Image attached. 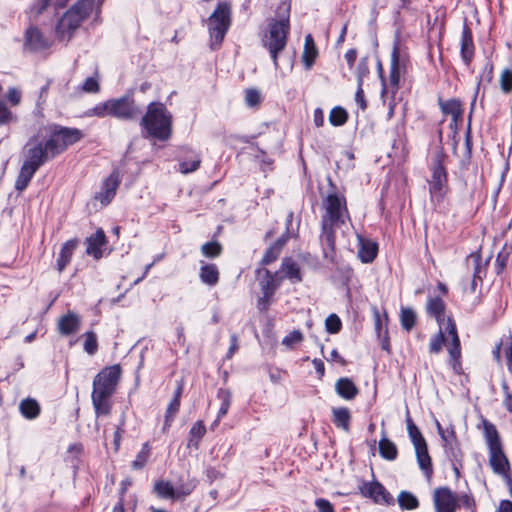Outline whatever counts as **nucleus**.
<instances>
[{"label": "nucleus", "instance_id": "obj_4", "mask_svg": "<svg viewBox=\"0 0 512 512\" xmlns=\"http://www.w3.org/2000/svg\"><path fill=\"white\" fill-rule=\"evenodd\" d=\"M443 344L447 345L448 352L452 361V367L457 371L460 366L461 357L460 339L457 333L455 323L451 318L446 322H440L439 332L431 339L429 349L431 353H439Z\"/></svg>", "mask_w": 512, "mask_h": 512}, {"label": "nucleus", "instance_id": "obj_16", "mask_svg": "<svg viewBox=\"0 0 512 512\" xmlns=\"http://www.w3.org/2000/svg\"><path fill=\"white\" fill-rule=\"evenodd\" d=\"M26 47L31 51H41L50 46V41L35 27L26 31Z\"/></svg>", "mask_w": 512, "mask_h": 512}, {"label": "nucleus", "instance_id": "obj_22", "mask_svg": "<svg viewBox=\"0 0 512 512\" xmlns=\"http://www.w3.org/2000/svg\"><path fill=\"white\" fill-rule=\"evenodd\" d=\"M106 237L105 233L102 229L96 231L95 234L90 236L86 243L87 249L86 252L89 255H93L96 259L101 257V247L105 244Z\"/></svg>", "mask_w": 512, "mask_h": 512}, {"label": "nucleus", "instance_id": "obj_5", "mask_svg": "<svg viewBox=\"0 0 512 512\" xmlns=\"http://www.w3.org/2000/svg\"><path fill=\"white\" fill-rule=\"evenodd\" d=\"M141 125L148 134L160 140H167L171 136V115L162 103L152 102L141 119Z\"/></svg>", "mask_w": 512, "mask_h": 512}, {"label": "nucleus", "instance_id": "obj_18", "mask_svg": "<svg viewBox=\"0 0 512 512\" xmlns=\"http://www.w3.org/2000/svg\"><path fill=\"white\" fill-rule=\"evenodd\" d=\"M57 326L60 334L65 336L72 335L80 328V318L74 312H68L59 318Z\"/></svg>", "mask_w": 512, "mask_h": 512}, {"label": "nucleus", "instance_id": "obj_20", "mask_svg": "<svg viewBox=\"0 0 512 512\" xmlns=\"http://www.w3.org/2000/svg\"><path fill=\"white\" fill-rule=\"evenodd\" d=\"M359 250L358 255L362 262L369 263L374 260L377 255L378 246L375 242L366 240L358 235Z\"/></svg>", "mask_w": 512, "mask_h": 512}, {"label": "nucleus", "instance_id": "obj_29", "mask_svg": "<svg viewBox=\"0 0 512 512\" xmlns=\"http://www.w3.org/2000/svg\"><path fill=\"white\" fill-rule=\"evenodd\" d=\"M439 104L442 112L450 115L454 123H457V121L462 118L463 109L459 100L451 99L446 102L440 101Z\"/></svg>", "mask_w": 512, "mask_h": 512}, {"label": "nucleus", "instance_id": "obj_3", "mask_svg": "<svg viewBox=\"0 0 512 512\" xmlns=\"http://www.w3.org/2000/svg\"><path fill=\"white\" fill-rule=\"evenodd\" d=\"M484 438L489 451V465L493 472L503 478H509L510 463L506 457L500 435L494 424L483 421Z\"/></svg>", "mask_w": 512, "mask_h": 512}, {"label": "nucleus", "instance_id": "obj_57", "mask_svg": "<svg viewBox=\"0 0 512 512\" xmlns=\"http://www.w3.org/2000/svg\"><path fill=\"white\" fill-rule=\"evenodd\" d=\"M12 112L7 108L3 101L0 100V125H6L14 121Z\"/></svg>", "mask_w": 512, "mask_h": 512}, {"label": "nucleus", "instance_id": "obj_26", "mask_svg": "<svg viewBox=\"0 0 512 512\" xmlns=\"http://www.w3.org/2000/svg\"><path fill=\"white\" fill-rule=\"evenodd\" d=\"M336 392L346 400L354 399L358 394V388L349 378H340L335 384Z\"/></svg>", "mask_w": 512, "mask_h": 512}, {"label": "nucleus", "instance_id": "obj_35", "mask_svg": "<svg viewBox=\"0 0 512 512\" xmlns=\"http://www.w3.org/2000/svg\"><path fill=\"white\" fill-rule=\"evenodd\" d=\"M415 452L417 456V460L420 468L425 471L427 475H430L432 472L431 468V458L428 454L427 444H420L415 446Z\"/></svg>", "mask_w": 512, "mask_h": 512}, {"label": "nucleus", "instance_id": "obj_23", "mask_svg": "<svg viewBox=\"0 0 512 512\" xmlns=\"http://www.w3.org/2000/svg\"><path fill=\"white\" fill-rule=\"evenodd\" d=\"M318 56V50L316 48L313 37L308 34L305 37L304 49L302 53V61L306 69H310Z\"/></svg>", "mask_w": 512, "mask_h": 512}, {"label": "nucleus", "instance_id": "obj_53", "mask_svg": "<svg viewBox=\"0 0 512 512\" xmlns=\"http://www.w3.org/2000/svg\"><path fill=\"white\" fill-rule=\"evenodd\" d=\"M341 326V320L336 314H330L325 320V327L329 333H338Z\"/></svg>", "mask_w": 512, "mask_h": 512}, {"label": "nucleus", "instance_id": "obj_14", "mask_svg": "<svg viewBox=\"0 0 512 512\" xmlns=\"http://www.w3.org/2000/svg\"><path fill=\"white\" fill-rule=\"evenodd\" d=\"M79 26L80 17H76L74 11L68 10L59 20L56 27L57 38L62 42H68Z\"/></svg>", "mask_w": 512, "mask_h": 512}, {"label": "nucleus", "instance_id": "obj_44", "mask_svg": "<svg viewBox=\"0 0 512 512\" xmlns=\"http://www.w3.org/2000/svg\"><path fill=\"white\" fill-rule=\"evenodd\" d=\"M400 321L402 327L410 331L416 322V314L411 308H402L401 309V315H400Z\"/></svg>", "mask_w": 512, "mask_h": 512}, {"label": "nucleus", "instance_id": "obj_62", "mask_svg": "<svg viewBox=\"0 0 512 512\" xmlns=\"http://www.w3.org/2000/svg\"><path fill=\"white\" fill-rule=\"evenodd\" d=\"M507 260H508L507 253L498 254L496 261H495V269H496L497 274H501L504 271V269L506 268Z\"/></svg>", "mask_w": 512, "mask_h": 512}, {"label": "nucleus", "instance_id": "obj_56", "mask_svg": "<svg viewBox=\"0 0 512 512\" xmlns=\"http://www.w3.org/2000/svg\"><path fill=\"white\" fill-rule=\"evenodd\" d=\"M400 78V70L398 66V57L397 52L394 51L392 55V65H391V72H390V80L392 84L397 85Z\"/></svg>", "mask_w": 512, "mask_h": 512}, {"label": "nucleus", "instance_id": "obj_17", "mask_svg": "<svg viewBox=\"0 0 512 512\" xmlns=\"http://www.w3.org/2000/svg\"><path fill=\"white\" fill-rule=\"evenodd\" d=\"M361 492L364 496H368L379 503H388L391 498L390 494L378 482L365 483Z\"/></svg>", "mask_w": 512, "mask_h": 512}, {"label": "nucleus", "instance_id": "obj_52", "mask_svg": "<svg viewBox=\"0 0 512 512\" xmlns=\"http://www.w3.org/2000/svg\"><path fill=\"white\" fill-rule=\"evenodd\" d=\"M111 99L96 105L90 112V115L97 117L112 116L111 112Z\"/></svg>", "mask_w": 512, "mask_h": 512}, {"label": "nucleus", "instance_id": "obj_25", "mask_svg": "<svg viewBox=\"0 0 512 512\" xmlns=\"http://www.w3.org/2000/svg\"><path fill=\"white\" fill-rule=\"evenodd\" d=\"M474 55V44L471 31L468 27H464L461 37V56L466 65H468Z\"/></svg>", "mask_w": 512, "mask_h": 512}, {"label": "nucleus", "instance_id": "obj_33", "mask_svg": "<svg viewBox=\"0 0 512 512\" xmlns=\"http://www.w3.org/2000/svg\"><path fill=\"white\" fill-rule=\"evenodd\" d=\"M333 414V423L343 429L344 431L348 432L350 429V411L347 408H333L332 410Z\"/></svg>", "mask_w": 512, "mask_h": 512}, {"label": "nucleus", "instance_id": "obj_13", "mask_svg": "<svg viewBox=\"0 0 512 512\" xmlns=\"http://www.w3.org/2000/svg\"><path fill=\"white\" fill-rule=\"evenodd\" d=\"M112 116L122 120H131L136 118L140 111L135 105L134 100L128 96L118 99H111Z\"/></svg>", "mask_w": 512, "mask_h": 512}, {"label": "nucleus", "instance_id": "obj_34", "mask_svg": "<svg viewBox=\"0 0 512 512\" xmlns=\"http://www.w3.org/2000/svg\"><path fill=\"white\" fill-rule=\"evenodd\" d=\"M19 409L21 414L27 419H34L40 414L39 403L32 398L24 399L20 402Z\"/></svg>", "mask_w": 512, "mask_h": 512}, {"label": "nucleus", "instance_id": "obj_51", "mask_svg": "<svg viewBox=\"0 0 512 512\" xmlns=\"http://www.w3.org/2000/svg\"><path fill=\"white\" fill-rule=\"evenodd\" d=\"M302 341L303 334L299 330H294L283 338L282 344L287 348H293L295 344L301 343Z\"/></svg>", "mask_w": 512, "mask_h": 512}, {"label": "nucleus", "instance_id": "obj_45", "mask_svg": "<svg viewBox=\"0 0 512 512\" xmlns=\"http://www.w3.org/2000/svg\"><path fill=\"white\" fill-rule=\"evenodd\" d=\"M406 422H407V430H408L409 436L413 442L414 447L417 445L426 443L421 432L419 431L417 426L413 423L412 419L410 417H407Z\"/></svg>", "mask_w": 512, "mask_h": 512}, {"label": "nucleus", "instance_id": "obj_10", "mask_svg": "<svg viewBox=\"0 0 512 512\" xmlns=\"http://www.w3.org/2000/svg\"><path fill=\"white\" fill-rule=\"evenodd\" d=\"M83 137L82 132L76 128H59L53 131L52 135L48 139L50 143L51 151H54L55 155H59L66 148Z\"/></svg>", "mask_w": 512, "mask_h": 512}, {"label": "nucleus", "instance_id": "obj_28", "mask_svg": "<svg viewBox=\"0 0 512 512\" xmlns=\"http://www.w3.org/2000/svg\"><path fill=\"white\" fill-rule=\"evenodd\" d=\"M280 272L283 273V277L293 282L302 280L299 265L291 258H286L282 261Z\"/></svg>", "mask_w": 512, "mask_h": 512}, {"label": "nucleus", "instance_id": "obj_63", "mask_svg": "<svg viewBox=\"0 0 512 512\" xmlns=\"http://www.w3.org/2000/svg\"><path fill=\"white\" fill-rule=\"evenodd\" d=\"M315 504L319 509V512H334V509L328 500L317 499Z\"/></svg>", "mask_w": 512, "mask_h": 512}, {"label": "nucleus", "instance_id": "obj_9", "mask_svg": "<svg viewBox=\"0 0 512 512\" xmlns=\"http://www.w3.org/2000/svg\"><path fill=\"white\" fill-rule=\"evenodd\" d=\"M448 190L446 169L443 165V155L437 154L432 165V175L429 180V192L432 199L441 201Z\"/></svg>", "mask_w": 512, "mask_h": 512}, {"label": "nucleus", "instance_id": "obj_11", "mask_svg": "<svg viewBox=\"0 0 512 512\" xmlns=\"http://www.w3.org/2000/svg\"><path fill=\"white\" fill-rule=\"evenodd\" d=\"M436 512H456L459 507L457 495L448 487H438L433 491Z\"/></svg>", "mask_w": 512, "mask_h": 512}, {"label": "nucleus", "instance_id": "obj_8", "mask_svg": "<svg viewBox=\"0 0 512 512\" xmlns=\"http://www.w3.org/2000/svg\"><path fill=\"white\" fill-rule=\"evenodd\" d=\"M120 376V365L105 367L95 376L92 393L111 397L116 390Z\"/></svg>", "mask_w": 512, "mask_h": 512}, {"label": "nucleus", "instance_id": "obj_21", "mask_svg": "<svg viewBox=\"0 0 512 512\" xmlns=\"http://www.w3.org/2000/svg\"><path fill=\"white\" fill-rule=\"evenodd\" d=\"M501 350L504 351L507 360V368L512 373V334L504 336L495 346L493 355L497 361L500 360Z\"/></svg>", "mask_w": 512, "mask_h": 512}, {"label": "nucleus", "instance_id": "obj_47", "mask_svg": "<svg viewBox=\"0 0 512 512\" xmlns=\"http://www.w3.org/2000/svg\"><path fill=\"white\" fill-rule=\"evenodd\" d=\"M80 91L85 93H97L100 90L99 76L96 73L92 77H88L79 87Z\"/></svg>", "mask_w": 512, "mask_h": 512}, {"label": "nucleus", "instance_id": "obj_7", "mask_svg": "<svg viewBox=\"0 0 512 512\" xmlns=\"http://www.w3.org/2000/svg\"><path fill=\"white\" fill-rule=\"evenodd\" d=\"M50 147L48 139L45 142L38 141L36 138L30 139L25 147L24 164L38 170L46 161L56 157Z\"/></svg>", "mask_w": 512, "mask_h": 512}, {"label": "nucleus", "instance_id": "obj_1", "mask_svg": "<svg viewBox=\"0 0 512 512\" xmlns=\"http://www.w3.org/2000/svg\"><path fill=\"white\" fill-rule=\"evenodd\" d=\"M322 207L324 213L321 219V244L324 257L333 261L335 255L334 232L350 221V215L345 197L337 192L329 193L323 199Z\"/></svg>", "mask_w": 512, "mask_h": 512}, {"label": "nucleus", "instance_id": "obj_49", "mask_svg": "<svg viewBox=\"0 0 512 512\" xmlns=\"http://www.w3.org/2000/svg\"><path fill=\"white\" fill-rule=\"evenodd\" d=\"M200 163L201 159L198 155H195L190 161L183 160L179 164L180 172L183 174L194 172L199 168Z\"/></svg>", "mask_w": 512, "mask_h": 512}, {"label": "nucleus", "instance_id": "obj_31", "mask_svg": "<svg viewBox=\"0 0 512 512\" xmlns=\"http://www.w3.org/2000/svg\"><path fill=\"white\" fill-rule=\"evenodd\" d=\"M92 403L95 409L96 416L99 417L101 415H109L111 412V402L110 397L101 394H93L92 393Z\"/></svg>", "mask_w": 512, "mask_h": 512}, {"label": "nucleus", "instance_id": "obj_60", "mask_svg": "<svg viewBox=\"0 0 512 512\" xmlns=\"http://www.w3.org/2000/svg\"><path fill=\"white\" fill-rule=\"evenodd\" d=\"M21 97V91L19 89L12 87L8 90L7 99L13 106L20 104Z\"/></svg>", "mask_w": 512, "mask_h": 512}, {"label": "nucleus", "instance_id": "obj_15", "mask_svg": "<svg viewBox=\"0 0 512 512\" xmlns=\"http://www.w3.org/2000/svg\"><path fill=\"white\" fill-rule=\"evenodd\" d=\"M154 491L161 498L179 499L189 495L192 491V488H174L170 482L161 480L155 483Z\"/></svg>", "mask_w": 512, "mask_h": 512}, {"label": "nucleus", "instance_id": "obj_54", "mask_svg": "<svg viewBox=\"0 0 512 512\" xmlns=\"http://www.w3.org/2000/svg\"><path fill=\"white\" fill-rule=\"evenodd\" d=\"M262 97L257 89H248L245 92V103L249 107H256L261 103Z\"/></svg>", "mask_w": 512, "mask_h": 512}, {"label": "nucleus", "instance_id": "obj_19", "mask_svg": "<svg viewBox=\"0 0 512 512\" xmlns=\"http://www.w3.org/2000/svg\"><path fill=\"white\" fill-rule=\"evenodd\" d=\"M119 185L118 175L112 173L103 184L102 191H100L96 198L103 204L107 205L115 196L116 190Z\"/></svg>", "mask_w": 512, "mask_h": 512}, {"label": "nucleus", "instance_id": "obj_50", "mask_svg": "<svg viewBox=\"0 0 512 512\" xmlns=\"http://www.w3.org/2000/svg\"><path fill=\"white\" fill-rule=\"evenodd\" d=\"M85 342H84V350L89 354L93 355L96 353L98 349L97 337L94 332H86L84 334Z\"/></svg>", "mask_w": 512, "mask_h": 512}, {"label": "nucleus", "instance_id": "obj_12", "mask_svg": "<svg viewBox=\"0 0 512 512\" xmlns=\"http://www.w3.org/2000/svg\"><path fill=\"white\" fill-rule=\"evenodd\" d=\"M257 274L261 276L260 286L263 292V297L259 299L258 305L266 309L269 305L270 298L280 285L283 277H278V273L273 275L269 270L264 268L258 269Z\"/></svg>", "mask_w": 512, "mask_h": 512}, {"label": "nucleus", "instance_id": "obj_64", "mask_svg": "<svg viewBox=\"0 0 512 512\" xmlns=\"http://www.w3.org/2000/svg\"><path fill=\"white\" fill-rule=\"evenodd\" d=\"M497 512H512V502L510 500H502Z\"/></svg>", "mask_w": 512, "mask_h": 512}, {"label": "nucleus", "instance_id": "obj_48", "mask_svg": "<svg viewBox=\"0 0 512 512\" xmlns=\"http://www.w3.org/2000/svg\"><path fill=\"white\" fill-rule=\"evenodd\" d=\"M150 454V446L145 443L141 451L137 454L136 459L133 461L132 466L134 469H141L146 464Z\"/></svg>", "mask_w": 512, "mask_h": 512}, {"label": "nucleus", "instance_id": "obj_46", "mask_svg": "<svg viewBox=\"0 0 512 512\" xmlns=\"http://www.w3.org/2000/svg\"><path fill=\"white\" fill-rule=\"evenodd\" d=\"M202 254L207 258H215L222 252V246L217 241L207 242L201 247Z\"/></svg>", "mask_w": 512, "mask_h": 512}, {"label": "nucleus", "instance_id": "obj_2", "mask_svg": "<svg viewBox=\"0 0 512 512\" xmlns=\"http://www.w3.org/2000/svg\"><path fill=\"white\" fill-rule=\"evenodd\" d=\"M289 29V7L283 6V14L270 21L268 30L261 39L262 45L270 53L275 69L279 68L278 54L287 45Z\"/></svg>", "mask_w": 512, "mask_h": 512}, {"label": "nucleus", "instance_id": "obj_30", "mask_svg": "<svg viewBox=\"0 0 512 512\" xmlns=\"http://www.w3.org/2000/svg\"><path fill=\"white\" fill-rule=\"evenodd\" d=\"M427 311L430 315L435 317V319L438 322V325H440V322H446L447 319L445 318L444 311H445V304L442 299L439 297L436 298H430L427 302Z\"/></svg>", "mask_w": 512, "mask_h": 512}, {"label": "nucleus", "instance_id": "obj_39", "mask_svg": "<svg viewBox=\"0 0 512 512\" xmlns=\"http://www.w3.org/2000/svg\"><path fill=\"white\" fill-rule=\"evenodd\" d=\"M398 503L401 509L403 510H414L418 508L419 501L412 493L407 491H402L398 495Z\"/></svg>", "mask_w": 512, "mask_h": 512}, {"label": "nucleus", "instance_id": "obj_61", "mask_svg": "<svg viewBox=\"0 0 512 512\" xmlns=\"http://www.w3.org/2000/svg\"><path fill=\"white\" fill-rule=\"evenodd\" d=\"M436 426H437V430H438V433L439 435L441 436L442 440L446 443V444H451L453 442V440L455 439V432L453 431V429H451L447 434L445 433V431L443 430V428L441 427L440 423L438 421H436Z\"/></svg>", "mask_w": 512, "mask_h": 512}, {"label": "nucleus", "instance_id": "obj_41", "mask_svg": "<svg viewBox=\"0 0 512 512\" xmlns=\"http://www.w3.org/2000/svg\"><path fill=\"white\" fill-rule=\"evenodd\" d=\"M206 433L205 425L202 421H197L189 431V446L198 447L199 441Z\"/></svg>", "mask_w": 512, "mask_h": 512}, {"label": "nucleus", "instance_id": "obj_6", "mask_svg": "<svg viewBox=\"0 0 512 512\" xmlns=\"http://www.w3.org/2000/svg\"><path fill=\"white\" fill-rule=\"evenodd\" d=\"M230 24L231 6L227 2H220L207 19L211 47L214 48L222 43Z\"/></svg>", "mask_w": 512, "mask_h": 512}, {"label": "nucleus", "instance_id": "obj_38", "mask_svg": "<svg viewBox=\"0 0 512 512\" xmlns=\"http://www.w3.org/2000/svg\"><path fill=\"white\" fill-rule=\"evenodd\" d=\"M94 0H80L69 11H74L76 17H80V23L90 15L94 9Z\"/></svg>", "mask_w": 512, "mask_h": 512}, {"label": "nucleus", "instance_id": "obj_32", "mask_svg": "<svg viewBox=\"0 0 512 512\" xmlns=\"http://www.w3.org/2000/svg\"><path fill=\"white\" fill-rule=\"evenodd\" d=\"M199 277L207 285L213 286L219 280V271L214 264H203L200 268Z\"/></svg>", "mask_w": 512, "mask_h": 512}, {"label": "nucleus", "instance_id": "obj_43", "mask_svg": "<svg viewBox=\"0 0 512 512\" xmlns=\"http://www.w3.org/2000/svg\"><path fill=\"white\" fill-rule=\"evenodd\" d=\"M348 114L342 107H334L329 114V121L333 126H341L346 123Z\"/></svg>", "mask_w": 512, "mask_h": 512}, {"label": "nucleus", "instance_id": "obj_27", "mask_svg": "<svg viewBox=\"0 0 512 512\" xmlns=\"http://www.w3.org/2000/svg\"><path fill=\"white\" fill-rule=\"evenodd\" d=\"M77 247L76 240H69L62 246L59 257L57 259V269L62 272L65 267L70 263L72 255Z\"/></svg>", "mask_w": 512, "mask_h": 512}, {"label": "nucleus", "instance_id": "obj_40", "mask_svg": "<svg viewBox=\"0 0 512 512\" xmlns=\"http://www.w3.org/2000/svg\"><path fill=\"white\" fill-rule=\"evenodd\" d=\"M283 245L284 242L281 240H277L275 243H273L265 252L261 260V264L268 265L274 262L279 257Z\"/></svg>", "mask_w": 512, "mask_h": 512}, {"label": "nucleus", "instance_id": "obj_42", "mask_svg": "<svg viewBox=\"0 0 512 512\" xmlns=\"http://www.w3.org/2000/svg\"><path fill=\"white\" fill-rule=\"evenodd\" d=\"M218 398L221 400L222 403L218 411V416L214 422V425H217L220 419L227 414L231 404V393L228 390L220 389L218 391Z\"/></svg>", "mask_w": 512, "mask_h": 512}, {"label": "nucleus", "instance_id": "obj_36", "mask_svg": "<svg viewBox=\"0 0 512 512\" xmlns=\"http://www.w3.org/2000/svg\"><path fill=\"white\" fill-rule=\"evenodd\" d=\"M36 171L37 170L23 163L15 182V188L18 191H23L28 186Z\"/></svg>", "mask_w": 512, "mask_h": 512}, {"label": "nucleus", "instance_id": "obj_59", "mask_svg": "<svg viewBox=\"0 0 512 512\" xmlns=\"http://www.w3.org/2000/svg\"><path fill=\"white\" fill-rule=\"evenodd\" d=\"M51 0H36L31 8V13L34 17L39 16L49 5Z\"/></svg>", "mask_w": 512, "mask_h": 512}, {"label": "nucleus", "instance_id": "obj_55", "mask_svg": "<svg viewBox=\"0 0 512 512\" xmlns=\"http://www.w3.org/2000/svg\"><path fill=\"white\" fill-rule=\"evenodd\" d=\"M500 85L501 89L508 93L512 90V71L510 69H505L502 71L500 76Z\"/></svg>", "mask_w": 512, "mask_h": 512}, {"label": "nucleus", "instance_id": "obj_58", "mask_svg": "<svg viewBox=\"0 0 512 512\" xmlns=\"http://www.w3.org/2000/svg\"><path fill=\"white\" fill-rule=\"evenodd\" d=\"M362 82H363L362 76L359 75V77H358V89H357L356 94H355V101L361 107L362 110H365L366 107H367V104H366V101L364 99V91L362 89Z\"/></svg>", "mask_w": 512, "mask_h": 512}, {"label": "nucleus", "instance_id": "obj_24", "mask_svg": "<svg viewBox=\"0 0 512 512\" xmlns=\"http://www.w3.org/2000/svg\"><path fill=\"white\" fill-rule=\"evenodd\" d=\"M182 392H183V384L180 382V383H178V386L174 393L173 399L171 400V402L169 403V405L167 407L163 430H166L170 427L175 414L178 412L179 407H180V398H181Z\"/></svg>", "mask_w": 512, "mask_h": 512}, {"label": "nucleus", "instance_id": "obj_37", "mask_svg": "<svg viewBox=\"0 0 512 512\" xmlns=\"http://www.w3.org/2000/svg\"><path fill=\"white\" fill-rule=\"evenodd\" d=\"M379 452L383 458L390 461L395 460L398 455L396 445L385 436L379 441Z\"/></svg>", "mask_w": 512, "mask_h": 512}]
</instances>
